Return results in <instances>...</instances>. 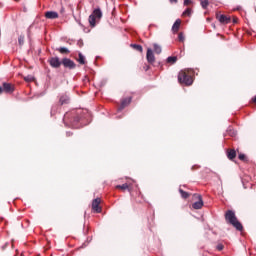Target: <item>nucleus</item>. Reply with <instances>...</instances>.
<instances>
[{"mask_svg":"<svg viewBox=\"0 0 256 256\" xmlns=\"http://www.w3.org/2000/svg\"><path fill=\"white\" fill-rule=\"evenodd\" d=\"M225 219L227 223H229L230 225H233L237 231H243V224L239 222L233 210H228L226 212Z\"/></svg>","mask_w":256,"mask_h":256,"instance_id":"nucleus-2","label":"nucleus"},{"mask_svg":"<svg viewBox=\"0 0 256 256\" xmlns=\"http://www.w3.org/2000/svg\"><path fill=\"white\" fill-rule=\"evenodd\" d=\"M227 157H228V159H230V161H233V159H235V157H237V152L235 151V149L228 150Z\"/></svg>","mask_w":256,"mask_h":256,"instance_id":"nucleus-15","label":"nucleus"},{"mask_svg":"<svg viewBox=\"0 0 256 256\" xmlns=\"http://www.w3.org/2000/svg\"><path fill=\"white\" fill-rule=\"evenodd\" d=\"M91 113L89 111L77 110L68 112L64 115L63 121L66 127H71L72 129H80L84 125H87L83 119H89Z\"/></svg>","mask_w":256,"mask_h":256,"instance_id":"nucleus-1","label":"nucleus"},{"mask_svg":"<svg viewBox=\"0 0 256 256\" xmlns=\"http://www.w3.org/2000/svg\"><path fill=\"white\" fill-rule=\"evenodd\" d=\"M56 51H59L62 55H68V53H71V51L66 47L57 48Z\"/></svg>","mask_w":256,"mask_h":256,"instance_id":"nucleus-19","label":"nucleus"},{"mask_svg":"<svg viewBox=\"0 0 256 256\" xmlns=\"http://www.w3.org/2000/svg\"><path fill=\"white\" fill-rule=\"evenodd\" d=\"M146 59L148 63H150V65H153V63H155V54H153V50L151 48L147 49Z\"/></svg>","mask_w":256,"mask_h":256,"instance_id":"nucleus-10","label":"nucleus"},{"mask_svg":"<svg viewBox=\"0 0 256 256\" xmlns=\"http://www.w3.org/2000/svg\"><path fill=\"white\" fill-rule=\"evenodd\" d=\"M178 82L183 85H193V77L189 75V70H181L178 73Z\"/></svg>","mask_w":256,"mask_h":256,"instance_id":"nucleus-4","label":"nucleus"},{"mask_svg":"<svg viewBox=\"0 0 256 256\" xmlns=\"http://www.w3.org/2000/svg\"><path fill=\"white\" fill-rule=\"evenodd\" d=\"M57 111H59V106L58 105L52 106L51 112H50L51 117H53V115H55L57 113Z\"/></svg>","mask_w":256,"mask_h":256,"instance_id":"nucleus-26","label":"nucleus"},{"mask_svg":"<svg viewBox=\"0 0 256 256\" xmlns=\"http://www.w3.org/2000/svg\"><path fill=\"white\" fill-rule=\"evenodd\" d=\"M132 99H133L132 97H127V98L122 99L121 105H120V107L118 108V113H121V111H123V109H124L125 107H127L128 105H130Z\"/></svg>","mask_w":256,"mask_h":256,"instance_id":"nucleus-9","label":"nucleus"},{"mask_svg":"<svg viewBox=\"0 0 256 256\" xmlns=\"http://www.w3.org/2000/svg\"><path fill=\"white\" fill-rule=\"evenodd\" d=\"M144 69H145V71H149V66L148 65L145 66Z\"/></svg>","mask_w":256,"mask_h":256,"instance_id":"nucleus-35","label":"nucleus"},{"mask_svg":"<svg viewBox=\"0 0 256 256\" xmlns=\"http://www.w3.org/2000/svg\"><path fill=\"white\" fill-rule=\"evenodd\" d=\"M193 209H201L203 207V199L199 196V200L192 204Z\"/></svg>","mask_w":256,"mask_h":256,"instance_id":"nucleus-14","label":"nucleus"},{"mask_svg":"<svg viewBox=\"0 0 256 256\" xmlns=\"http://www.w3.org/2000/svg\"><path fill=\"white\" fill-rule=\"evenodd\" d=\"M170 3H177L178 0H169Z\"/></svg>","mask_w":256,"mask_h":256,"instance_id":"nucleus-34","label":"nucleus"},{"mask_svg":"<svg viewBox=\"0 0 256 256\" xmlns=\"http://www.w3.org/2000/svg\"><path fill=\"white\" fill-rule=\"evenodd\" d=\"M69 95L67 94H61L59 98L60 105H69Z\"/></svg>","mask_w":256,"mask_h":256,"instance_id":"nucleus-12","label":"nucleus"},{"mask_svg":"<svg viewBox=\"0 0 256 256\" xmlns=\"http://www.w3.org/2000/svg\"><path fill=\"white\" fill-rule=\"evenodd\" d=\"M45 17L46 19H59V13L55 11H47Z\"/></svg>","mask_w":256,"mask_h":256,"instance_id":"nucleus-13","label":"nucleus"},{"mask_svg":"<svg viewBox=\"0 0 256 256\" xmlns=\"http://www.w3.org/2000/svg\"><path fill=\"white\" fill-rule=\"evenodd\" d=\"M62 65L63 67H65V69H70V70L75 69V67H77V64H75V62L70 58H63Z\"/></svg>","mask_w":256,"mask_h":256,"instance_id":"nucleus-5","label":"nucleus"},{"mask_svg":"<svg viewBox=\"0 0 256 256\" xmlns=\"http://www.w3.org/2000/svg\"><path fill=\"white\" fill-rule=\"evenodd\" d=\"M78 63L80 65H85L87 63V60L85 59V55H83V53H78V59H77Z\"/></svg>","mask_w":256,"mask_h":256,"instance_id":"nucleus-16","label":"nucleus"},{"mask_svg":"<svg viewBox=\"0 0 256 256\" xmlns=\"http://www.w3.org/2000/svg\"><path fill=\"white\" fill-rule=\"evenodd\" d=\"M216 248H217L218 251H223L224 246H223V244H218L216 246Z\"/></svg>","mask_w":256,"mask_h":256,"instance_id":"nucleus-32","label":"nucleus"},{"mask_svg":"<svg viewBox=\"0 0 256 256\" xmlns=\"http://www.w3.org/2000/svg\"><path fill=\"white\" fill-rule=\"evenodd\" d=\"M193 3L192 0H184V6L187 7L188 5H191Z\"/></svg>","mask_w":256,"mask_h":256,"instance_id":"nucleus-31","label":"nucleus"},{"mask_svg":"<svg viewBox=\"0 0 256 256\" xmlns=\"http://www.w3.org/2000/svg\"><path fill=\"white\" fill-rule=\"evenodd\" d=\"M179 193H180L182 199H188L189 193H187L186 191H184V190L181 189V188L179 189Z\"/></svg>","mask_w":256,"mask_h":256,"instance_id":"nucleus-23","label":"nucleus"},{"mask_svg":"<svg viewBox=\"0 0 256 256\" xmlns=\"http://www.w3.org/2000/svg\"><path fill=\"white\" fill-rule=\"evenodd\" d=\"M153 49H154V53H156V55H161L163 49L161 48V45L159 44H153Z\"/></svg>","mask_w":256,"mask_h":256,"instance_id":"nucleus-17","label":"nucleus"},{"mask_svg":"<svg viewBox=\"0 0 256 256\" xmlns=\"http://www.w3.org/2000/svg\"><path fill=\"white\" fill-rule=\"evenodd\" d=\"M18 43H19L20 46H23L24 43H25V36L20 35V36L18 37Z\"/></svg>","mask_w":256,"mask_h":256,"instance_id":"nucleus-27","label":"nucleus"},{"mask_svg":"<svg viewBox=\"0 0 256 256\" xmlns=\"http://www.w3.org/2000/svg\"><path fill=\"white\" fill-rule=\"evenodd\" d=\"M2 89L5 93H13V91H15V88L13 87V85H11V83H7V82H4L2 84Z\"/></svg>","mask_w":256,"mask_h":256,"instance_id":"nucleus-11","label":"nucleus"},{"mask_svg":"<svg viewBox=\"0 0 256 256\" xmlns=\"http://www.w3.org/2000/svg\"><path fill=\"white\" fill-rule=\"evenodd\" d=\"M80 43V45H83V41H81V42H79Z\"/></svg>","mask_w":256,"mask_h":256,"instance_id":"nucleus-38","label":"nucleus"},{"mask_svg":"<svg viewBox=\"0 0 256 256\" xmlns=\"http://www.w3.org/2000/svg\"><path fill=\"white\" fill-rule=\"evenodd\" d=\"M178 39H179V41H181V42H184V41H185V36H183V33H179Z\"/></svg>","mask_w":256,"mask_h":256,"instance_id":"nucleus-30","label":"nucleus"},{"mask_svg":"<svg viewBox=\"0 0 256 256\" xmlns=\"http://www.w3.org/2000/svg\"><path fill=\"white\" fill-rule=\"evenodd\" d=\"M3 93V87L0 86V95Z\"/></svg>","mask_w":256,"mask_h":256,"instance_id":"nucleus-36","label":"nucleus"},{"mask_svg":"<svg viewBox=\"0 0 256 256\" xmlns=\"http://www.w3.org/2000/svg\"><path fill=\"white\" fill-rule=\"evenodd\" d=\"M116 189H123V190L129 189V185L127 183H124L122 185H117Z\"/></svg>","mask_w":256,"mask_h":256,"instance_id":"nucleus-28","label":"nucleus"},{"mask_svg":"<svg viewBox=\"0 0 256 256\" xmlns=\"http://www.w3.org/2000/svg\"><path fill=\"white\" fill-rule=\"evenodd\" d=\"M80 43V45H83V41H81V42H79Z\"/></svg>","mask_w":256,"mask_h":256,"instance_id":"nucleus-37","label":"nucleus"},{"mask_svg":"<svg viewBox=\"0 0 256 256\" xmlns=\"http://www.w3.org/2000/svg\"><path fill=\"white\" fill-rule=\"evenodd\" d=\"M48 63L53 67V69H59V67L62 65V61L59 59V57H51L48 60Z\"/></svg>","mask_w":256,"mask_h":256,"instance_id":"nucleus-6","label":"nucleus"},{"mask_svg":"<svg viewBox=\"0 0 256 256\" xmlns=\"http://www.w3.org/2000/svg\"><path fill=\"white\" fill-rule=\"evenodd\" d=\"M200 5L202 9H207L209 7V0H201Z\"/></svg>","mask_w":256,"mask_h":256,"instance_id":"nucleus-22","label":"nucleus"},{"mask_svg":"<svg viewBox=\"0 0 256 256\" xmlns=\"http://www.w3.org/2000/svg\"><path fill=\"white\" fill-rule=\"evenodd\" d=\"M191 13H193V10H191V8H186L182 15L183 17H191Z\"/></svg>","mask_w":256,"mask_h":256,"instance_id":"nucleus-21","label":"nucleus"},{"mask_svg":"<svg viewBox=\"0 0 256 256\" xmlns=\"http://www.w3.org/2000/svg\"><path fill=\"white\" fill-rule=\"evenodd\" d=\"M101 198H96L92 201V209L95 211V213H101Z\"/></svg>","mask_w":256,"mask_h":256,"instance_id":"nucleus-7","label":"nucleus"},{"mask_svg":"<svg viewBox=\"0 0 256 256\" xmlns=\"http://www.w3.org/2000/svg\"><path fill=\"white\" fill-rule=\"evenodd\" d=\"M179 27H181V20L177 19L172 26V31H179Z\"/></svg>","mask_w":256,"mask_h":256,"instance_id":"nucleus-18","label":"nucleus"},{"mask_svg":"<svg viewBox=\"0 0 256 256\" xmlns=\"http://www.w3.org/2000/svg\"><path fill=\"white\" fill-rule=\"evenodd\" d=\"M71 135H73V133H72V132H69V131H68V132H66V136H67V137H71Z\"/></svg>","mask_w":256,"mask_h":256,"instance_id":"nucleus-33","label":"nucleus"},{"mask_svg":"<svg viewBox=\"0 0 256 256\" xmlns=\"http://www.w3.org/2000/svg\"><path fill=\"white\" fill-rule=\"evenodd\" d=\"M217 19L222 25H229L231 23V17L225 14L217 15Z\"/></svg>","mask_w":256,"mask_h":256,"instance_id":"nucleus-8","label":"nucleus"},{"mask_svg":"<svg viewBox=\"0 0 256 256\" xmlns=\"http://www.w3.org/2000/svg\"><path fill=\"white\" fill-rule=\"evenodd\" d=\"M238 159H240V161H247V156L245 154H239Z\"/></svg>","mask_w":256,"mask_h":256,"instance_id":"nucleus-29","label":"nucleus"},{"mask_svg":"<svg viewBox=\"0 0 256 256\" xmlns=\"http://www.w3.org/2000/svg\"><path fill=\"white\" fill-rule=\"evenodd\" d=\"M166 62L167 63H171L172 65L177 63V56H169L167 59H166Z\"/></svg>","mask_w":256,"mask_h":256,"instance_id":"nucleus-20","label":"nucleus"},{"mask_svg":"<svg viewBox=\"0 0 256 256\" xmlns=\"http://www.w3.org/2000/svg\"><path fill=\"white\" fill-rule=\"evenodd\" d=\"M226 133H228V135H230V137H235L237 135V132H235V130H233V128L229 127L226 131Z\"/></svg>","mask_w":256,"mask_h":256,"instance_id":"nucleus-25","label":"nucleus"},{"mask_svg":"<svg viewBox=\"0 0 256 256\" xmlns=\"http://www.w3.org/2000/svg\"><path fill=\"white\" fill-rule=\"evenodd\" d=\"M103 18V11H101V8H95L92 12V14L89 15L88 21L90 27H96L97 21H101Z\"/></svg>","mask_w":256,"mask_h":256,"instance_id":"nucleus-3","label":"nucleus"},{"mask_svg":"<svg viewBox=\"0 0 256 256\" xmlns=\"http://www.w3.org/2000/svg\"><path fill=\"white\" fill-rule=\"evenodd\" d=\"M133 49H135L136 51H139V53H143V46L139 45V44H132Z\"/></svg>","mask_w":256,"mask_h":256,"instance_id":"nucleus-24","label":"nucleus"}]
</instances>
